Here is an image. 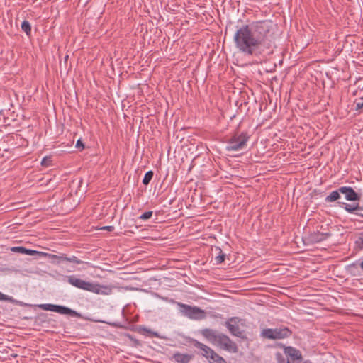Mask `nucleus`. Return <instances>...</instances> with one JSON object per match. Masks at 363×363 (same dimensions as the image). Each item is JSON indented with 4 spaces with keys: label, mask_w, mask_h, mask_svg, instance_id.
<instances>
[{
    "label": "nucleus",
    "mask_w": 363,
    "mask_h": 363,
    "mask_svg": "<svg viewBox=\"0 0 363 363\" xmlns=\"http://www.w3.org/2000/svg\"><path fill=\"white\" fill-rule=\"evenodd\" d=\"M341 191H340V188L336 190L332 191L328 196H327L325 199L326 202H333L337 201L340 198Z\"/></svg>",
    "instance_id": "dca6fc26"
},
{
    "label": "nucleus",
    "mask_w": 363,
    "mask_h": 363,
    "mask_svg": "<svg viewBox=\"0 0 363 363\" xmlns=\"http://www.w3.org/2000/svg\"><path fill=\"white\" fill-rule=\"evenodd\" d=\"M38 307L45 311H50L63 315H69L71 317L82 318V315L67 306L50 303L40 304Z\"/></svg>",
    "instance_id": "0eeeda50"
},
{
    "label": "nucleus",
    "mask_w": 363,
    "mask_h": 363,
    "mask_svg": "<svg viewBox=\"0 0 363 363\" xmlns=\"http://www.w3.org/2000/svg\"><path fill=\"white\" fill-rule=\"evenodd\" d=\"M177 305L179 307L180 313L191 320H201L206 318V312L198 306L181 302H177Z\"/></svg>",
    "instance_id": "39448f33"
},
{
    "label": "nucleus",
    "mask_w": 363,
    "mask_h": 363,
    "mask_svg": "<svg viewBox=\"0 0 363 363\" xmlns=\"http://www.w3.org/2000/svg\"><path fill=\"white\" fill-rule=\"evenodd\" d=\"M241 319L240 318L232 317L225 323V325L232 335L240 337L242 340H246L247 337L245 334L244 330H242L238 325Z\"/></svg>",
    "instance_id": "6e6552de"
},
{
    "label": "nucleus",
    "mask_w": 363,
    "mask_h": 363,
    "mask_svg": "<svg viewBox=\"0 0 363 363\" xmlns=\"http://www.w3.org/2000/svg\"><path fill=\"white\" fill-rule=\"evenodd\" d=\"M357 215H359L361 216H363V214H361V213H357Z\"/></svg>",
    "instance_id": "f704fd0d"
},
{
    "label": "nucleus",
    "mask_w": 363,
    "mask_h": 363,
    "mask_svg": "<svg viewBox=\"0 0 363 363\" xmlns=\"http://www.w3.org/2000/svg\"><path fill=\"white\" fill-rule=\"evenodd\" d=\"M355 110L358 111L363 108V102L362 101H355Z\"/></svg>",
    "instance_id": "c756f323"
},
{
    "label": "nucleus",
    "mask_w": 363,
    "mask_h": 363,
    "mask_svg": "<svg viewBox=\"0 0 363 363\" xmlns=\"http://www.w3.org/2000/svg\"><path fill=\"white\" fill-rule=\"evenodd\" d=\"M347 270L352 275L356 276L359 272V268L357 264L352 263L347 267Z\"/></svg>",
    "instance_id": "b1692460"
},
{
    "label": "nucleus",
    "mask_w": 363,
    "mask_h": 363,
    "mask_svg": "<svg viewBox=\"0 0 363 363\" xmlns=\"http://www.w3.org/2000/svg\"><path fill=\"white\" fill-rule=\"evenodd\" d=\"M292 331L286 326L276 328H266L262 330L261 337L268 340H281L289 337Z\"/></svg>",
    "instance_id": "423d86ee"
},
{
    "label": "nucleus",
    "mask_w": 363,
    "mask_h": 363,
    "mask_svg": "<svg viewBox=\"0 0 363 363\" xmlns=\"http://www.w3.org/2000/svg\"><path fill=\"white\" fill-rule=\"evenodd\" d=\"M67 282L71 285L85 291L93 292L97 294H105L102 289H106L107 287L101 286L99 284H94L92 282L84 281L80 278H78L75 275H70L67 277Z\"/></svg>",
    "instance_id": "7ed1b4c3"
},
{
    "label": "nucleus",
    "mask_w": 363,
    "mask_h": 363,
    "mask_svg": "<svg viewBox=\"0 0 363 363\" xmlns=\"http://www.w3.org/2000/svg\"><path fill=\"white\" fill-rule=\"evenodd\" d=\"M340 191L345 195V199L350 201H357L360 200V196L350 186H341Z\"/></svg>",
    "instance_id": "f8f14e48"
},
{
    "label": "nucleus",
    "mask_w": 363,
    "mask_h": 363,
    "mask_svg": "<svg viewBox=\"0 0 363 363\" xmlns=\"http://www.w3.org/2000/svg\"><path fill=\"white\" fill-rule=\"evenodd\" d=\"M193 357L194 356L191 354H182L179 352L174 353L172 357L174 361L178 363H189Z\"/></svg>",
    "instance_id": "ddd939ff"
},
{
    "label": "nucleus",
    "mask_w": 363,
    "mask_h": 363,
    "mask_svg": "<svg viewBox=\"0 0 363 363\" xmlns=\"http://www.w3.org/2000/svg\"><path fill=\"white\" fill-rule=\"evenodd\" d=\"M355 246L359 250H363V232L358 234L357 240H355Z\"/></svg>",
    "instance_id": "5701e85b"
},
{
    "label": "nucleus",
    "mask_w": 363,
    "mask_h": 363,
    "mask_svg": "<svg viewBox=\"0 0 363 363\" xmlns=\"http://www.w3.org/2000/svg\"><path fill=\"white\" fill-rule=\"evenodd\" d=\"M154 172L152 170L147 172L143 177V184L145 186L148 185L152 180Z\"/></svg>",
    "instance_id": "4be33fe9"
},
{
    "label": "nucleus",
    "mask_w": 363,
    "mask_h": 363,
    "mask_svg": "<svg viewBox=\"0 0 363 363\" xmlns=\"http://www.w3.org/2000/svg\"><path fill=\"white\" fill-rule=\"evenodd\" d=\"M101 229L111 232V231H113L114 230V227L113 226H111V225H108V226L103 227Z\"/></svg>",
    "instance_id": "2f4dec72"
},
{
    "label": "nucleus",
    "mask_w": 363,
    "mask_h": 363,
    "mask_svg": "<svg viewBox=\"0 0 363 363\" xmlns=\"http://www.w3.org/2000/svg\"><path fill=\"white\" fill-rule=\"evenodd\" d=\"M217 255L215 257V261L216 264H220L223 263L225 258V255L223 252L220 247H216L214 250Z\"/></svg>",
    "instance_id": "2eb2a0df"
},
{
    "label": "nucleus",
    "mask_w": 363,
    "mask_h": 363,
    "mask_svg": "<svg viewBox=\"0 0 363 363\" xmlns=\"http://www.w3.org/2000/svg\"><path fill=\"white\" fill-rule=\"evenodd\" d=\"M250 138V135L247 132H235L227 141L226 150L228 151H238L245 148Z\"/></svg>",
    "instance_id": "20e7f679"
},
{
    "label": "nucleus",
    "mask_w": 363,
    "mask_h": 363,
    "mask_svg": "<svg viewBox=\"0 0 363 363\" xmlns=\"http://www.w3.org/2000/svg\"><path fill=\"white\" fill-rule=\"evenodd\" d=\"M277 356L280 357V358H282L281 354L280 353H277Z\"/></svg>",
    "instance_id": "72a5a7b5"
},
{
    "label": "nucleus",
    "mask_w": 363,
    "mask_h": 363,
    "mask_svg": "<svg viewBox=\"0 0 363 363\" xmlns=\"http://www.w3.org/2000/svg\"><path fill=\"white\" fill-rule=\"evenodd\" d=\"M200 334L209 342L220 350L230 353H237L238 352V345L224 333H218L211 328H203L200 330Z\"/></svg>",
    "instance_id": "f03ea898"
},
{
    "label": "nucleus",
    "mask_w": 363,
    "mask_h": 363,
    "mask_svg": "<svg viewBox=\"0 0 363 363\" xmlns=\"http://www.w3.org/2000/svg\"><path fill=\"white\" fill-rule=\"evenodd\" d=\"M330 236V233H320L319 231H315L303 238V240L306 245H314L327 240Z\"/></svg>",
    "instance_id": "1a4fd4ad"
},
{
    "label": "nucleus",
    "mask_w": 363,
    "mask_h": 363,
    "mask_svg": "<svg viewBox=\"0 0 363 363\" xmlns=\"http://www.w3.org/2000/svg\"><path fill=\"white\" fill-rule=\"evenodd\" d=\"M24 255H31V256L35 255L38 257H46L48 255V253L26 248V252H25Z\"/></svg>",
    "instance_id": "6ab92c4d"
},
{
    "label": "nucleus",
    "mask_w": 363,
    "mask_h": 363,
    "mask_svg": "<svg viewBox=\"0 0 363 363\" xmlns=\"http://www.w3.org/2000/svg\"><path fill=\"white\" fill-rule=\"evenodd\" d=\"M0 301H13V298L0 291Z\"/></svg>",
    "instance_id": "c85d7f7f"
},
{
    "label": "nucleus",
    "mask_w": 363,
    "mask_h": 363,
    "mask_svg": "<svg viewBox=\"0 0 363 363\" xmlns=\"http://www.w3.org/2000/svg\"><path fill=\"white\" fill-rule=\"evenodd\" d=\"M274 24L262 20L237 27L233 36L236 48L245 55L259 57L272 46Z\"/></svg>",
    "instance_id": "f257e3e1"
},
{
    "label": "nucleus",
    "mask_w": 363,
    "mask_h": 363,
    "mask_svg": "<svg viewBox=\"0 0 363 363\" xmlns=\"http://www.w3.org/2000/svg\"><path fill=\"white\" fill-rule=\"evenodd\" d=\"M341 206H344V208L348 213H352L356 211L362 210V208L359 204L352 205L346 203H340Z\"/></svg>",
    "instance_id": "f3484780"
},
{
    "label": "nucleus",
    "mask_w": 363,
    "mask_h": 363,
    "mask_svg": "<svg viewBox=\"0 0 363 363\" xmlns=\"http://www.w3.org/2000/svg\"><path fill=\"white\" fill-rule=\"evenodd\" d=\"M52 160L50 157H45L41 161V165L43 167H48L51 164Z\"/></svg>",
    "instance_id": "cd10ccee"
},
{
    "label": "nucleus",
    "mask_w": 363,
    "mask_h": 363,
    "mask_svg": "<svg viewBox=\"0 0 363 363\" xmlns=\"http://www.w3.org/2000/svg\"><path fill=\"white\" fill-rule=\"evenodd\" d=\"M21 29L24 31L28 37L31 35V26L28 21H23L21 23Z\"/></svg>",
    "instance_id": "412c9836"
},
{
    "label": "nucleus",
    "mask_w": 363,
    "mask_h": 363,
    "mask_svg": "<svg viewBox=\"0 0 363 363\" xmlns=\"http://www.w3.org/2000/svg\"><path fill=\"white\" fill-rule=\"evenodd\" d=\"M152 211H146V212L143 213L139 217V218L141 219V220H146L147 219H150L152 217Z\"/></svg>",
    "instance_id": "a878e982"
},
{
    "label": "nucleus",
    "mask_w": 363,
    "mask_h": 363,
    "mask_svg": "<svg viewBox=\"0 0 363 363\" xmlns=\"http://www.w3.org/2000/svg\"><path fill=\"white\" fill-rule=\"evenodd\" d=\"M210 363H227L226 360L216 352L208 359Z\"/></svg>",
    "instance_id": "aec40b11"
},
{
    "label": "nucleus",
    "mask_w": 363,
    "mask_h": 363,
    "mask_svg": "<svg viewBox=\"0 0 363 363\" xmlns=\"http://www.w3.org/2000/svg\"><path fill=\"white\" fill-rule=\"evenodd\" d=\"M67 262H72V263H74V264H82L84 263L83 261L79 259L77 257L75 256H72L71 257H68V259H67Z\"/></svg>",
    "instance_id": "bb28decb"
},
{
    "label": "nucleus",
    "mask_w": 363,
    "mask_h": 363,
    "mask_svg": "<svg viewBox=\"0 0 363 363\" xmlns=\"http://www.w3.org/2000/svg\"><path fill=\"white\" fill-rule=\"evenodd\" d=\"M11 251L13 252L24 254L26 252V247L22 246L13 247L11 248Z\"/></svg>",
    "instance_id": "393cba45"
},
{
    "label": "nucleus",
    "mask_w": 363,
    "mask_h": 363,
    "mask_svg": "<svg viewBox=\"0 0 363 363\" xmlns=\"http://www.w3.org/2000/svg\"><path fill=\"white\" fill-rule=\"evenodd\" d=\"M76 147L78 148V149L81 148V150L84 149V145L83 142L80 139H79L77 141V143H76Z\"/></svg>",
    "instance_id": "7c9ffc66"
},
{
    "label": "nucleus",
    "mask_w": 363,
    "mask_h": 363,
    "mask_svg": "<svg viewBox=\"0 0 363 363\" xmlns=\"http://www.w3.org/2000/svg\"><path fill=\"white\" fill-rule=\"evenodd\" d=\"M284 354L290 357L292 361H300L303 360V356L301 351L291 346H283Z\"/></svg>",
    "instance_id": "9b49d317"
},
{
    "label": "nucleus",
    "mask_w": 363,
    "mask_h": 363,
    "mask_svg": "<svg viewBox=\"0 0 363 363\" xmlns=\"http://www.w3.org/2000/svg\"><path fill=\"white\" fill-rule=\"evenodd\" d=\"M360 267L363 270V259H362V261L360 263Z\"/></svg>",
    "instance_id": "473e14b6"
},
{
    "label": "nucleus",
    "mask_w": 363,
    "mask_h": 363,
    "mask_svg": "<svg viewBox=\"0 0 363 363\" xmlns=\"http://www.w3.org/2000/svg\"><path fill=\"white\" fill-rule=\"evenodd\" d=\"M138 331L140 334L143 335H147L150 337H157L158 333L157 332L152 331L151 330L144 327V326H139Z\"/></svg>",
    "instance_id": "a211bd4d"
},
{
    "label": "nucleus",
    "mask_w": 363,
    "mask_h": 363,
    "mask_svg": "<svg viewBox=\"0 0 363 363\" xmlns=\"http://www.w3.org/2000/svg\"><path fill=\"white\" fill-rule=\"evenodd\" d=\"M188 342L191 343L195 347L200 349L202 351L201 355L206 358L208 360L215 352L212 348L194 338L189 337Z\"/></svg>",
    "instance_id": "9d476101"
},
{
    "label": "nucleus",
    "mask_w": 363,
    "mask_h": 363,
    "mask_svg": "<svg viewBox=\"0 0 363 363\" xmlns=\"http://www.w3.org/2000/svg\"><path fill=\"white\" fill-rule=\"evenodd\" d=\"M46 257H49L50 259H51L53 263L55 264H60L62 262H67V259H68V257L65 254H62V255H56L48 253Z\"/></svg>",
    "instance_id": "4468645a"
},
{
    "label": "nucleus",
    "mask_w": 363,
    "mask_h": 363,
    "mask_svg": "<svg viewBox=\"0 0 363 363\" xmlns=\"http://www.w3.org/2000/svg\"><path fill=\"white\" fill-rule=\"evenodd\" d=\"M286 363H290L289 361H287Z\"/></svg>",
    "instance_id": "c9c22d12"
}]
</instances>
